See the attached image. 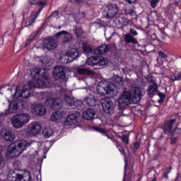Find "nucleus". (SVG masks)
I'll return each instance as SVG.
<instances>
[{
    "mask_svg": "<svg viewBox=\"0 0 181 181\" xmlns=\"http://www.w3.org/2000/svg\"><path fill=\"white\" fill-rule=\"evenodd\" d=\"M56 15V16H59V11H55L54 13H52V15Z\"/></svg>",
    "mask_w": 181,
    "mask_h": 181,
    "instance_id": "nucleus-56",
    "label": "nucleus"
},
{
    "mask_svg": "<svg viewBox=\"0 0 181 181\" xmlns=\"http://www.w3.org/2000/svg\"><path fill=\"white\" fill-rule=\"evenodd\" d=\"M74 32L77 37H80V36H83V35L84 34L81 28H76L74 29Z\"/></svg>",
    "mask_w": 181,
    "mask_h": 181,
    "instance_id": "nucleus-35",
    "label": "nucleus"
},
{
    "mask_svg": "<svg viewBox=\"0 0 181 181\" xmlns=\"http://www.w3.org/2000/svg\"><path fill=\"white\" fill-rule=\"evenodd\" d=\"M78 103H79V104H82L81 101H79Z\"/></svg>",
    "mask_w": 181,
    "mask_h": 181,
    "instance_id": "nucleus-63",
    "label": "nucleus"
},
{
    "mask_svg": "<svg viewBox=\"0 0 181 181\" xmlns=\"http://www.w3.org/2000/svg\"><path fill=\"white\" fill-rule=\"evenodd\" d=\"M6 87V86H1V88H5Z\"/></svg>",
    "mask_w": 181,
    "mask_h": 181,
    "instance_id": "nucleus-62",
    "label": "nucleus"
},
{
    "mask_svg": "<svg viewBox=\"0 0 181 181\" xmlns=\"http://www.w3.org/2000/svg\"><path fill=\"white\" fill-rule=\"evenodd\" d=\"M43 46L47 50H53L57 47V41L53 38L44 40Z\"/></svg>",
    "mask_w": 181,
    "mask_h": 181,
    "instance_id": "nucleus-18",
    "label": "nucleus"
},
{
    "mask_svg": "<svg viewBox=\"0 0 181 181\" xmlns=\"http://www.w3.org/2000/svg\"><path fill=\"white\" fill-rule=\"evenodd\" d=\"M95 115V110L93 109H88L83 113V117L84 119H87L89 121L90 119H93Z\"/></svg>",
    "mask_w": 181,
    "mask_h": 181,
    "instance_id": "nucleus-22",
    "label": "nucleus"
},
{
    "mask_svg": "<svg viewBox=\"0 0 181 181\" xmlns=\"http://www.w3.org/2000/svg\"><path fill=\"white\" fill-rule=\"evenodd\" d=\"M133 13H134V9L130 8V10H129V14H130V15H133Z\"/></svg>",
    "mask_w": 181,
    "mask_h": 181,
    "instance_id": "nucleus-57",
    "label": "nucleus"
},
{
    "mask_svg": "<svg viewBox=\"0 0 181 181\" xmlns=\"http://www.w3.org/2000/svg\"><path fill=\"white\" fill-rule=\"evenodd\" d=\"M132 100V93L131 91H124L118 100L119 110L125 108L127 105L131 104Z\"/></svg>",
    "mask_w": 181,
    "mask_h": 181,
    "instance_id": "nucleus-7",
    "label": "nucleus"
},
{
    "mask_svg": "<svg viewBox=\"0 0 181 181\" xmlns=\"http://www.w3.org/2000/svg\"><path fill=\"white\" fill-rule=\"evenodd\" d=\"M29 121H30V116H29V114L26 113L17 115L11 118V124L13 127L17 129L22 128V127L25 125V124H28Z\"/></svg>",
    "mask_w": 181,
    "mask_h": 181,
    "instance_id": "nucleus-4",
    "label": "nucleus"
},
{
    "mask_svg": "<svg viewBox=\"0 0 181 181\" xmlns=\"http://www.w3.org/2000/svg\"><path fill=\"white\" fill-rule=\"evenodd\" d=\"M27 146H30V143L28 141L21 140L13 142L10 144L8 148L7 155L10 158H15L23 153L26 151Z\"/></svg>",
    "mask_w": 181,
    "mask_h": 181,
    "instance_id": "nucleus-2",
    "label": "nucleus"
},
{
    "mask_svg": "<svg viewBox=\"0 0 181 181\" xmlns=\"http://www.w3.org/2000/svg\"><path fill=\"white\" fill-rule=\"evenodd\" d=\"M142 98V90L139 87H134L132 89V100L134 104H138Z\"/></svg>",
    "mask_w": 181,
    "mask_h": 181,
    "instance_id": "nucleus-17",
    "label": "nucleus"
},
{
    "mask_svg": "<svg viewBox=\"0 0 181 181\" xmlns=\"http://www.w3.org/2000/svg\"><path fill=\"white\" fill-rule=\"evenodd\" d=\"M177 138H179L177 136H175L172 134L171 138H170V144L173 145H175L177 142Z\"/></svg>",
    "mask_w": 181,
    "mask_h": 181,
    "instance_id": "nucleus-42",
    "label": "nucleus"
},
{
    "mask_svg": "<svg viewBox=\"0 0 181 181\" xmlns=\"http://www.w3.org/2000/svg\"><path fill=\"white\" fill-rule=\"evenodd\" d=\"M159 4V0H151V6L153 8V9H155L156 8V6Z\"/></svg>",
    "mask_w": 181,
    "mask_h": 181,
    "instance_id": "nucleus-43",
    "label": "nucleus"
},
{
    "mask_svg": "<svg viewBox=\"0 0 181 181\" xmlns=\"http://www.w3.org/2000/svg\"><path fill=\"white\" fill-rule=\"evenodd\" d=\"M35 37H36V35L30 36L28 41L25 44V47L29 46V45L33 42V39H35Z\"/></svg>",
    "mask_w": 181,
    "mask_h": 181,
    "instance_id": "nucleus-40",
    "label": "nucleus"
},
{
    "mask_svg": "<svg viewBox=\"0 0 181 181\" xmlns=\"http://www.w3.org/2000/svg\"><path fill=\"white\" fill-rule=\"evenodd\" d=\"M115 144L117 149H119V148H122V146H121V143H119V141H117V143H115Z\"/></svg>",
    "mask_w": 181,
    "mask_h": 181,
    "instance_id": "nucleus-51",
    "label": "nucleus"
},
{
    "mask_svg": "<svg viewBox=\"0 0 181 181\" xmlns=\"http://www.w3.org/2000/svg\"><path fill=\"white\" fill-rule=\"evenodd\" d=\"M45 105L52 110H59L63 107V103L60 99L49 98L45 100Z\"/></svg>",
    "mask_w": 181,
    "mask_h": 181,
    "instance_id": "nucleus-14",
    "label": "nucleus"
},
{
    "mask_svg": "<svg viewBox=\"0 0 181 181\" xmlns=\"http://www.w3.org/2000/svg\"><path fill=\"white\" fill-rule=\"evenodd\" d=\"M134 36H138V32L134 29H130V33H127L124 35V40L126 43L129 44L132 43V45H136L138 43V41Z\"/></svg>",
    "mask_w": 181,
    "mask_h": 181,
    "instance_id": "nucleus-16",
    "label": "nucleus"
},
{
    "mask_svg": "<svg viewBox=\"0 0 181 181\" xmlns=\"http://www.w3.org/2000/svg\"><path fill=\"white\" fill-rule=\"evenodd\" d=\"M141 146V143H139V141H136V143H134V149H139V147Z\"/></svg>",
    "mask_w": 181,
    "mask_h": 181,
    "instance_id": "nucleus-48",
    "label": "nucleus"
},
{
    "mask_svg": "<svg viewBox=\"0 0 181 181\" xmlns=\"http://www.w3.org/2000/svg\"><path fill=\"white\" fill-rule=\"evenodd\" d=\"M158 56H160L161 59H166L167 57H169V55L165 53L163 51H160L158 52Z\"/></svg>",
    "mask_w": 181,
    "mask_h": 181,
    "instance_id": "nucleus-44",
    "label": "nucleus"
},
{
    "mask_svg": "<svg viewBox=\"0 0 181 181\" xmlns=\"http://www.w3.org/2000/svg\"><path fill=\"white\" fill-rule=\"evenodd\" d=\"M78 118H80V113L77 111L73 112L66 117L64 124L67 127L69 125H76L78 122Z\"/></svg>",
    "mask_w": 181,
    "mask_h": 181,
    "instance_id": "nucleus-13",
    "label": "nucleus"
},
{
    "mask_svg": "<svg viewBox=\"0 0 181 181\" xmlns=\"http://www.w3.org/2000/svg\"><path fill=\"white\" fill-rule=\"evenodd\" d=\"M176 122V119H171L164 122L163 125V130L165 134H171L173 129V124Z\"/></svg>",
    "mask_w": 181,
    "mask_h": 181,
    "instance_id": "nucleus-19",
    "label": "nucleus"
},
{
    "mask_svg": "<svg viewBox=\"0 0 181 181\" xmlns=\"http://www.w3.org/2000/svg\"><path fill=\"white\" fill-rule=\"evenodd\" d=\"M147 81H148V83H150V86H155V85L158 84V81H156V78L153 77V76L151 74H149L148 75Z\"/></svg>",
    "mask_w": 181,
    "mask_h": 181,
    "instance_id": "nucleus-30",
    "label": "nucleus"
},
{
    "mask_svg": "<svg viewBox=\"0 0 181 181\" xmlns=\"http://www.w3.org/2000/svg\"><path fill=\"white\" fill-rule=\"evenodd\" d=\"M107 52H108L107 45H102L94 49L95 54H104V53H107Z\"/></svg>",
    "mask_w": 181,
    "mask_h": 181,
    "instance_id": "nucleus-24",
    "label": "nucleus"
},
{
    "mask_svg": "<svg viewBox=\"0 0 181 181\" xmlns=\"http://www.w3.org/2000/svg\"><path fill=\"white\" fill-rule=\"evenodd\" d=\"M31 5H37L38 6H46V0H30Z\"/></svg>",
    "mask_w": 181,
    "mask_h": 181,
    "instance_id": "nucleus-28",
    "label": "nucleus"
},
{
    "mask_svg": "<svg viewBox=\"0 0 181 181\" xmlns=\"http://www.w3.org/2000/svg\"><path fill=\"white\" fill-rule=\"evenodd\" d=\"M13 166L14 169H18V166H21V161L15 160L13 163Z\"/></svg>",
    "mask_w": 181,
    "mask_h": 181,
    "instance_id": "nucleus-45",
    "label": "nucleus"
},
{
    "mask_svg": "<svg viewBox=\"0 0 181 181\" xmlns=\"http://www.w3.org/2000/svg\"><path fill=\"white\" fill-rule=\"evenodd\" d=\"M127 168V164H125V167H124V168Z\"/></svg>",
    "mask_w": 181,
    "mask_h": 181,
    "instance_id": "nucleus-64",
    "label": "nucleus"
},
{
    "mask_svg": "<svg viewBox=\"0 0 181 181\" xmlns=\"http://www.w3.org/2000/svg\"><path fill=\"white\" fill-rule=\"evenodd\" d=\"M42 131V125L40 123L37 122H31L28 129H27V134L30 135V136H36L38 135Z\"/></svg>",
    "mask_w": 181,
    "mask_h": 181,
    "instance_id": "nucleus-10",
    "label": "nucleus"
},
{
    "mask_svg": "<svg viewBox=\"0 0 181 181\" xmlns=\"http://www.w3.org/2000/svg\"><path fill=\"white\" fill-rule=\"evenodd\" d=\"M69 73H70L69 68L60 65L55 66L53 69V76L57 80H66Z\"/></svg>",
    "mask_w": 181,
    "mask_h": 181,
    "instance_id": "nucleus-6",
    "label": "nucleus"
},
{
    "mask_svg": "<svg viewBox=\"0 0 181 181\" xmlns=\"http://www.w3.org/2000/svg\"><path fill=\"white\" fill-rule=\"evenodd\" d=\"M97 93L101 96L107 95V94L114 95V93H117V87L107 81H100L97 86Z\"/></svg>",
    "mask_w": 181,
    "mask_h": 181,
    "instance_id": "nucleus-3",
    "label": "nucleus"
},
{
    "mask_svg": "<svg viewBox=\"0 0 181 181\" xmlns=\"http://www.w3.org/2000/svg\"><path fill=\"white\" fill-rule=\"evenodd\" d=\"M119 12V7L116 4H108L106 6V10L103 11V15L105 19H111L115 18Z\"/></svg>",
    "mask_w": 181,
    "mask_h": 181,
    "instance_id": "nucleus-5",
    "label": "nucleus"
},
{
    "mask_svg": "<svg viewBox=\"0 0 181 181\" xmlns=\"http://www.w3.org/2000/svg\"><path fill=\"white\" fill-rule=\"evenodd\" d=\"M66 33L65 30L60 31L55 35V37H59L62 36V35H66Z\"/></svg>",
    "mask_w": 181,
    "mask_h": 181,
    "instance_id": "nucleus-46",
    "label": "nucleus"
},
{
    "mask_svg": "<svg viewBox=\"0 0 181 181\" xmlns=\"http://www.w3.org/2000/svg\"><path fill=\"white\" fill-rule=\"evenodd\" d=\"M119 138H121L122 140V142H123L124 144H125L126 145H128V144H129V137H128V135H127V134H123V135L122 136V137H121V136H119Z\"/></svg>",
    "mask_w": 181,
    "mask_h": 181,
    "instance_id": "nucleus-36",
    "label": "nucleus"
},
{
    "mask_svg": "<svg viewBox=\"0 0 181 181\" xmlns=\"http://www.w3.org/2000/svg\"><path fill=\"white\" fill-rule=\"evenodd\" d=\"M177 5H179V2L175 1V6H177Z\"/></svg>",
    "mask_w": 181,
    "mask_h": 181,
    "instance_id": "nucleus-59",
    "label": "nucleus"
},
{
    "mask_svg": "<svg viewBox=\"0 0 181 181\" xmlns=\"http://www.w3.org/2000/svg\"><path fill=\"white\" fill-rule=\"evenodd\" d=\"M4 136L5 141H7L9 142H12V141L15 139V135H13V134H12V132L9 131H6L4 134Z\"/></svg>",
    "mask_w": 181,
    "mask_h": 181,
    "instance_id": "nucleus-26",
    "label": "nucleus"
},
{
    "mask_svg": "<svg viewBox=\"0 0 181 181\" xmlns=\"http://www.w3.org/2000/svg\"><path fill=\"white\" fill-rule=\"evenodd\" d=\"M181 134V129L176 127L174 129L173 132V135L177 136L179 137V135H180Z\"/></svg>",
    "mask_w": 181,
    "mask_h": 181,
    "instance_id": "nucleus-41",
    "label": "nucleus"
},
{
    "mask_svg": "<svg viewBox=\"0 0 181 181\" xmlns=\"http://www.w3.org/2000/svg\"><path fill=\"white\" fill-rule=\"evenodd\" d=\"M35 72L38 76L36 84L34 85L33 83H29L22 90H16L15 95L21 98H30V97H33V89H32V87L38 88H46V87H49L47 70L44 68H38L35 69Z\"/></svg>",
    "mask_w": 181,
    "mask_h": 181,
    "instance_id": "nucleus-1",
    "label": "nucleus"
},
{
    "mask_svg": "<svg viewBox=\"0 0 181 181\" xmlns=\"http://www.w3.org/2000/svg\"><path fill=\"white\" fill-rule=\"evenodd\" d=\"M109 139H111V141H112V142H114L115 144H116L118 141L117 140H116L115 139H114V138H111V137H110V138H108Z\"/></svg>",
    "mask_w": 181,
    "mask_h": 181,
    "instance_id": "nucleus-54",
    "label": "nucleus"
},
{
    "mask_svg": "<svg viewBox=\"0 0 181 181\" xmlns=\"http://www.w3.org/2000/svg\"><path fill=\"white\" fill-rule=\"evenodd\" d=\"M95 130L98 132H100V134H103V135H105L107 136V138H110V136L107 135V131L101 127L95 128Z\"/></svg>",
    "mask_w": 181,
    "mask_h": 181,
    "instance_id": "nucleus-38",
    "label": "nucleus"
},
{
    "mask_svg": "<svg viewBox=\"0 0 181 181\" xmlns=\"http://www.w3.org/2000/svg\"><path fill=\"white\" fill-rule=\"evenodd\" d=\"M159 90H158V84L156 85H149L146 90L147 95L149 97H155V93H158Z\"/></svg>",
    "mask_w": 181,
    "mask_h": 181,
    "instance_id": "nucleus-21",
    "label": "nucleus"
},
{
    "mask_svg": "<svg viewBox=\"0 0 181 181\" xmlns=\"http://www.w3.org/2000/svg\"><path fill=\"white\" fill-rule=\"evenodd\" d=\"M64 100L65 103H66V104H68L70 107H73V105L76 104V103H74V100L67 95H64Z\"/></svg>",
    "mask_w": 181,
    "mask_h": 181,
    "instance_id": "nucleus-31",
    "label": "nucleus"
},
{
    "mask_svg": "<svg viewBox=\"0 0 181 181\" xmlns=\"http://www.w3.org/2000/svg\"><path fill=\"white\" fill-rule=\"evenodd\" d=\"M53 134V132L50 130V129L45 128L42 131V135L45 138H50V136Z\"/></svg>",
    "mask_w": 181,
    "mask_h": 181,
    "instance_id": "nucleus-34",
    "label": "nucleus"
},
{
    "mask_svg": "<svg viewBox=\"0 0 181 181\" xmlns=\"http://www.w3.org/2000/svg\"><path fill=\"white\" fill-rule=\"evenodd\" d=\"M157 95H158L160 98V99L158 100V104H163L165 100L166 99V94L161 93L158 90L157 92Z\"/></svg>",
    "mask_w": 181,
    "mask_h": 181,
    "instance_id": "nucleus-33",
    "label": "nucleus"
},
{
    "mask_svg": "<svg viewBox=\"0 0 181 181\" xmlns=\"http://www.w3.org/2000/svg\"><path fill=\"white\" fill-rule=\"evenodd\" d=\"M166 171H165V173H168V175H169V173H170V172H172V166H169L168 167V168H166V170H165Z\"/></svg>",
    "mask_w": 181,
    "mask_h": 181,
    "instance_id": "nucleus-50",
    "label": "nucleus"
},
{
    "mask_svg": "<svg viewBox=\"0 0 181 181\" xmlns=\"http://www.w3.org/2000/svg\"><path fill=\"white\" fill-rule=\"evenodd\" d=\"M123 78L122 77L118 76V75H115L113 76V81H115V83H122Z\"/></svg>",
    "mask_w": 181,
    "mask_h": 181,
    "instance_id": "nucleus-37",
    "label": "nucleus"
},
{
    "mask_svg": "<svg viewBox=\"0 0 181 181\" xmlns=\"http://www.w3.org/2000/svg\"><path fill=\"white\" fill-rule=\"evenodd\" d=\"M170 78L172 81H180L181 80V71L170 75Z\"/></svg>",
    "mask_w": 181,
    "mask_h": 181,
    "instance_id": "nucleus-32",
    "label": "nucleus"
},
{
    "mask_svg": "<svg viewBox=\"0 0 181 181\" xmlns=\"http://www.w3.org/2000/svg\"><path fill=\"white\" fill-rule=\"evenodd\" d=\"M118 151L123 155V156H127V153H125V150L122 148V147H120L118 148Z\"/></svg>",
    "mask_w": 181,
    "mask_h": 181,
    "instance_id": "nucleus-49",
    "label": "nucleus"
},
{
    "mask_svg": "<svg viewBox=\"0 0 181 181\" xmlns=\"http://www.w3.org/2000/svg\"><path fill=\"white\" fill-rule=\"evenodd\" d=\"M88 66H105L108 64V60L104 57H90L87 60Z\"/></svg>",
    "mask_w": 181,
    "mask_h": 181,
    "instance_id": "nucleus-9",
    "label": "nucleus"
},
{
    "mask_svg": "<svg viewBox=\"0 0 181 181\" xmlns=\"http://www.w3.org/2000/svg\"><path fill=\"white\" fill-rule=\"evenodd\" d=\"M2 163V159L0 157V165Z\"/></svg>",
    "mask_w": 181,
    "mask_h": 181,
    "instance_id": "nucleus-61",
    "label": "nucleus"
},
{
    "mask_svg": "<svg viewBox=\"0 0 181 181\" xmlns=\"http://www.w3.org/2000/svg\"><path fill=\"white\" fill-rule=\"evenodd\" d=\"M85 101L89 107H95V104H97V100L94 97V95L91 94L86 97Z\"/></svg>",
    "mask_w": 181,
    "mask_h": 181,
    "instance_id": "nucleus-23",
    "label": "nucleus"
},
{
    "mask_svg": "<svg viewBox=\"0 0 181 181\" xmlns=\"http://www.w3.org/2000/svg\"><path fill=\"white\" fill-rule=\"evenodd\" d=\"M123 21H124L123 25L124 26H127V25H129L131 23V21H129V20H128V19H127L125 18H123Z\"/></svg>",
    "mask_w": 181,
    "mask_h": 181,
    "instance_id": "nucleus-47",
    "label": "nucleus"
},
{
    "mask_svg": "<svg viewBox=\"0 0 181 181\" xmlns=\"http://www.w3.org/2000/svg\"><path fill=\"white\" fill-rule=\"evenodd\" d=\"M163 177H164V179H166V180H168V179H169V174L165 172L164 173Z\"/></svg>",
    "mask_w": 181,
    "mask_h": 181,
    "instance_id": "nucleus-52",
    "label": "nucleus"
},
{
    "mask_svg": "<svg viewBox=\"0 0 181 181\" xmlns=\"http://www.w3.org/2000/svg\"><path fill=\"white\" fill-rule=\"evenodd\" d=\"M152 181H158V180H156V177H154L153 178Z\"/></svg>",
    "mask_w": 181,
    "mask_h": 181,
    "instance_id": "nucleus-60",
    "label": "nucleus"
},
{
    "mask_svg": "<svg viewBox=\"0 0 181 181\" xmlns=\"http://www.w3.org/2000/svg\"><path fill=\"white\" fill-rule=\"evenodd\" d=\"M126 2H128L129 4H132V0H125Z\"/></svg>",
    "mask_w": 181,
    "mask_h": 181,
    "instance_id": "nucleus-58",
    "label": "nucleus"
},
{
    "mask_svg": "<svg viewBox=\"0 0 181 181\" xmlns=\"http://www.w3.org/2000/svg\"><path fill=\"white\" fill-rule=\"evenodd\" d=\"M23 102H13L9 104L8 109L6 110L5 115H9V114H16L18 110H23Z\"/></svg>",
    "mask_w": 181,
    "mask_h": 181,
    "instance_id": "nucleus-12",
    "label": "nucleus"
},
{
    "mask_svg": "<svg viewBox=\"0 0 181 181\" xmlns=\"http://www.w3.org/2000/svg\"><path fill=\"white\" fill-rule=\"evenodd\" d=\"M33 112L38 117H43L46 114V107L42 104H37L34 106Z\"/></svg>",
    "mask_w": 181,
    "mask_h": 181,
    "instance_id": "nucleus-20",
    "label": "nucleus"
},
{
    "mask_svg": "<svg viewBox=\"0 0 181 181\" xmlns=\"http://www.w3.org/2000/svg\"><path fill=\"white\" fill-rule=\"evenodd\" d=\"M43 9V7H40L37 10L35 9L31 14L30 16L28 18L24 19L23 23V28H29V26H32L33 23H35V21L37 18V16H39V14L40 12H42V10Z\"/></svg>",
    "mask_w": 181,
    "mask_h": 181,
    "instance_id": "nucleus-8",
    "label": "nucleus"
},
{
    "mask_svg": "<svg viewBox=\"0 0 181 181\" xmlns=\"http://www.w3.org/2000/svg\"><path fill=\"white\" fill-rule=\"evenodd\" d=\"M63 118V113L60 111L54 112L51 115V121H59Z\"/></svg>",
    "mask_w": 181,
    "mask_h": 181,
    "instance_id": "nucleus-25",
    "label": "nucleus"
},
{
    "mask_svg": "<svg viewBox=\"0 0 181 181\" xmlns=\"http://www.w3.org/2000/svg\"><path fill=\"white\" fill-rule=\"evenodd\" d=\"M69 40H70V39L69 38V37L65 36L64 38V43H67V42H69Z\"/></svg>",
    "mask_w": 181,
    "mask_h": 181,
    "instance_id": "nucleus-53",
    "label": "nucleus"
},
{
    "mask_svg": "<svg viewBox=\"0 0 181 181\" xmlns=\"http://www.w3.org/2000/svg\"><path fill=\"white\" fill-rule=\"evenodd\" d=\"M78 74H81L82 76H90L93 74V71L86 68L78 69Z\"/></svg>",
    "mask_w": 181,
    "mask_h": 181,
    "instance_id": "nucleus-29",
    "label": "nucleus"
},
{
    "mask_svg": "<svg viewBox=\"0 0 181 181\" xmlns=\"http://www.w3.org/2000/svg\"><path fill=\"white\" fill-rule=\"evenodd\" d=\"M122 71L124 73V74H128V71H127V69H122Z\"/></svg>",
    "mask_w": 181,
    "mask_h": 181,
    "instance_id": "nucleus-55",
    "label": "nucleus"
},
{
    "mask_svg": "<svg viewBox=\"0 0 181 181\" xmlns=\"http://www.w3.org/2000/svg\"><path fill=\"white\" fill-rule=\"evenodd\" d=\"M95 130L98 132H100V134H103V135H105L107 136V138H110V136L107 135V131L101 127L95 128Z\"/></svg>",
    "mask_w": 181,
    "mask_h": 181,
    "instance_id": "nucleus-39",
    "label": "nucleus"
},
{
    "mask_svg": "<svg viewBox=\"0 0 181 181\" xmlns=\"http://www.w3.org/2000/svg\"><path fill=\"white\" fill-rule=\"evenodd\" d=\"M64 57L66 63H71V62L76 60L77 57H80V52H78V49H72L67 52Z\"/></svg>",
    "mask_w": 181,
    "mask_h": 181,
    "instance_id": "nucleus-15",
    "label": "nucleus"
},
{
    "mask_svg": "<svg viewBox=\"0 0 181 181\" xmlns=\"http://www.w3.org/2000/svg\"><path fill=\"white\" fill-rule=\"evenodd\" d=\"M83 53L86 54V56H90L93 54V48L88 45V44H83Z\"/></svg>",
    "mask_w": 181,
    "mask_h": 181,
    "instance_id": "nucleus-27",
    "label": "nucleus"
},
{
    "mask_svg": "<svg viewBox=\"0 0 181 181\" xmlns=\"http://www.w3.org/2000/svg\"><path fill=\"white\" fill-rule=\"evenodd\" d=\"M101 104L105 114H112L114 112V102L110 98L102 99Z\"/></svg>",
    "mask_w": 181,
    "mask_h": 181,
    "instance_id": "nucleus-11",
    "label": "nucleus"
}]
</instances>
